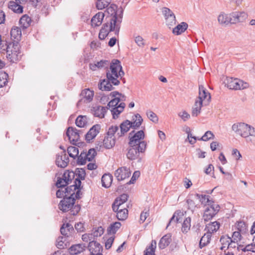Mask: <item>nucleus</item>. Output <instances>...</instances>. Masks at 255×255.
I'll return each mask as SVG.
<instances>
[{"label": "nucleus", "instance_id": "nucleus-1", "mask_svg": "<svg viewBox=\"0 0 255 255\" xmlns=\"http://www.w3.org/2000/svg\"><path fill=\"white\" fill-rule=\"evenodd\" d=\"M120 61L118 59H113L110 63V70L106 73L107 79L101 80L98 84V88L102 91H110L114 88L112 84L118 86L120 84V79L124 76Z\"/></svg>", "mask_w": 255, "mask_h": 255}, {"label": "nucleus", "instance_id": "nucleus-2", "mask_svg": "<svg viewBox=\"0 0 255 255\" xmlns=\"http://www.w3.org/2000/svg\"><path fill=\"white\" fill-rule=\"evenodd\" d=\"M3 47L0 52L5 51L6 58L11 63H16L21 58L20 46L19 42H8L5 41V45H2Z\"/></svg>", "mask_w": 255, "mask_h": 255}, {"label": "nucleus", "instance_id": "nucleus-3", "mask_svg": "<svg viewBox=\"0 0 255 255\" xmlns=\"http://www.w3.org/2000/svg\"><path fill=\"white\" fill-rule=\"evenodd\" d=\"M117 6L116 4H112L106 9V12L109 14L106 16V19L111 21V30L117 28L116 33H119L120 29V23L122 22V15L121 14L117 16Z\"/></svg>", "mask_w": 255, "mask_h": 255}, {"label": "nucleus", "instance_id": "nucleus-4", "mask_svg": "<svg viewBox=\"0 0 255 255\" xmlns=\"http://www.w3.org/2000/svg\"><path fill=\"white\" fill-rule=\"evenodd\" d=\"M118 95H121V94L118 91H114L111 93L110 96L113 98L108 104L107 107L111 108V112L113 118L116 119L118 118L119 115L124 111L126 106L124 103H121L118 106V104L120 102V100L117 98Z\"/></svg>", "mask_w": 255, "mask_h": 255}, {"label": "nucleus", "instance_id": "nucleus-5", "mask_svg": "<svg viewBox=\"0 0 255 255\" xmlns=\"http://www.w3.org/2000/svg\"><path fill=\"white\" fill-rule=\"evenodd\" d=\"M75 198L74 197H64L60 201L58 208L63 212L68 211L72 215H76L80 211L81 207L79 205H75Z\"/></svg>", "mask_w": 255, "mask_h": 255}, {"label": "nucleus", "instance_id": "nucleus-6", "mask_svg": "<svg viewBox=\"0 0 255 255\" xmlns=\"http://www.w3.org/2000/svg\"><path fill=\"white\" fill-rule=\"evenodd\" d=\"M134 131L130 132L129 134V141L128 142V144L129 146H135L136 145H139V144H141V143H144L145 145V147H146V142L143 140V139L145 136L144 132L143 130H138L137 132H135L134 134L133 133Z\"/></svg>", "mask_w": 255, "mask_h": 255}, {"label": "nucleus", "instance_id": "nucleus-7", "mask_svg": "<svg viewBox=\"0 0 255 255\" xmlns=\"http://www.w3.org/2000/svg\"><path fill=\"white\" fill-rule=\"evenodd\" d=\"M226 84L230 89L235 90L246 89L249 86L248 83L242 80L231 77L227 78Z\"/></svg>", "mask_w": 255, "mask_h": 255}, {"label": "nucleus", "instance_id": "nucleus-8", "mask_svg": "<svg viewBox=\"0 0 255 255\" xmlns=\"http://www.w3.org/2000/svg\"><path fill=\"white\" fill-rule=\"evenodd\" d=\"M128 153H127V158L130 160H133L138 158L140 153H143L146 148L143 143L135 146H129Z\"/></svg>", "mask_w": 255, "mask_h": 255}, {"label": "nucleus", "instance_id": "nucleus-9", "mask_svg": "<svg viewBox=\"0 0 255 255\" xmlns=\"http://www.w3.org/2000/svg\"><path fill=\"white\" fill-rule=\"evenodd\" d=\"M220 206L217 204H212L207 206L205 209L203 219L205 222L211 220L219 211Z\"/></svg>", "mask_w": 255, "mask_h": 255}, {"label": "nucleus", "instance_id": "nucleus-10", "mask_svg": "<svg viewBox=\"0 0 255 255\" xmlns=\"http://www.w3.org/2000/svg\"><path fill=\"white\" fill-rule=\"evenodd\" d=\"M250 125L244 123L234 124L232 126V129L237 134L243 137H248Z\"/></svg>", "mask_w": 255, "mask_h": 255}, {"label": "nucleus", "instance_id": "nucleus-11", "mask_svg": "<svg viewBox=\"0 0 255 255\" xmlns=\"http://www.w3.org/2000/svg\"><path fill=\"white\" fill-rule=\"evenodd\" d=\"M82 133V130H78L75 128L69 127L66 131V135L68 137L71 143L73 145H77L79 141L80 134Z\"/></svg>", "mask_w": 255, "mask_h": 255}, {"label": "nucleus", "instance_id": "nucleus-12", "mask_svg": "<svg viewBox=\"0 0 255 255\" xmlns=\"http://www.w3.org/2000/svg\"><path fill=\"white\" fill-rule=\"evenodd\" d=\"M248 15L245 11H235L230 13L231 24H237L246 21Z\"/></svg>", "mask_w": 255, "mask_h": 255}, {"label": "nucleus", "instance_id": "nucleus-13", "mask_svg": "<svg viewBox=\"0 0 255 255\" xmlns=\"http://www.w3.org/2000/svg\"><path fill=\"white\" fill-rule=\"evenodd\" d=\"M69 158L66 153L65 150L57 154L55 163L57 166L61 168H65L67 166Z\"/></svg>", "mask_w": 255, "mask_h": 255}, {"label": "nucleus", "instance_id": "nucleus-14", "mask_svg": "<svg viewBox=\"0 0 255 255\" xmlns=\"http://www.w3.org/2000/svg\"><path fill=\"white\" fill-rule=\"evenodd\" d=\"M91 255H103L101 253L103 251V247L100 243L96 241H92L89 243L88 246Z\"/></svg>", "mask_w": 255, "mask_h": 255}, {"label": "nucleus", "instance_id": "nucleus-15", "mask_svg": "<svg viewBox=\"0 0 255 255\" xmlns=\"http://www.w3.org/2000/svg\"><path fill=\"white\" fill-rule=\"evenodd\" d=\"M211 99L210 94L202 85L199 86V96L196 101H201L202 103L204 102L205 104H207Z\"/></svg>", "mask_w": 255, "mask_h": 255}, {"label": "nucleus", "instance_id": "nucleus-16", "mask_svg": "<svg viewBox=\"0 0 255 255\" xmlns=\"http://www.w3.org/2000/svg\"><path fill=\"white\" fill-rule=\"evenodd\" d=\"M130 175L129 168L126 167L119 168L115 172V176L118 181H122L128 178Z\"/></svg>", "mask_w": 255, "mask_h": 255}, {"label": "nucleus", "instance_id": "nucleus-17", "mask_svg": "<svg viewBox=\"0 0 255 255\" xmlns=\"http://www.w3.org/2000/svg\"><path fill=\"white\" fill-rule=\"evenodd\" d=\"M108 110V108L107 107L96 105L92 107L91 111V113L95 117L102 119L105 117V115Z\"/></svg>", "mask_w": 255, "mask_h": 255}, {"label": "nucleus", "instance_id": "nucleus-18", "mask_svg": "<svg viewBox=\"0 0 255 255\" xmlns=\"http://www.w3.org/2000/svg\"><path fill=\"white\" fill-rule=\"evenodd\" d=\"M101 129V126L99 124L94 125L85 135V140L87 142H90L99 133Z\"/></svg>", "mask_w": 255, "mask_h": 255}, {"label": "nucleus", "instance_id": "nucleus-19", "mask_svg": "<svg viewBox=\"0 0 255 255\" xmlns=\"http://www.w3.org/2000/svg\"><path fill=\"white\" fill-rule=\"evenodd\" d=\"M81 181L79 179H75L74 184L67 186L65 188L67 197H74L75 191L80 188Z\"/></svg>", "mask_w": 255, "mask_h": 255}, {"label": "nucleus", "instance_id": "nucleus-20", "mask_svg": "<svg viewBox=\"0 0 255 255\" xmlns=\"http://www.w3.org/2000/svg\"><path fill=\"white\" fill-rule=\"evenodd\" d=\"M128 198V195L127 194H123L117 197L113 203V210L117 211L118 209L121 208V206L127 201Z\"/></svg>", "mask_w": 255, "mask_h": 255}, {"label": "nucleus", "instance_id": "nucleus-21", "mask_svg": "<svg viewBox=\"0 0 255 255\" xmlns=\"http://www.w3.org/2000/svg\"><path fill=\"white\" fill-rule=\"evenodd\" d=\"M81 99L79 103L83 101L85 103H89L93 100L94 97V91L89 89H85L82 91L80 94Z\"/></svg>", "mask_w": 255, "mask_h": 255}, {"label": "nucleus", "instance_id": "nucleus-22", "mask_svg": "<svg viewBox=\"0 0 255 255\" xmlns=\"http://www.w3.org/2000/svg\"><path fill=\"white\" fill-rule=\"evenodd\" d=\"M10 36L12 41H9L8 42H19L21 37L20 28L17 26L13 27L10 31Z\"/></svg>", "mask_w": 255, "mask_h": 255}, {"label": "nucleus", "instance_id": "nucleus-23", "mask_svg": "<svg viewBox=\"0 0 255 255\" xmlns=\"http://www.w3.org/2000/svg\"><path fill=\"white\" fill-rule=\"evenodd\" d=\"M130 123V121L127 120L120 125V130L117 133L118 137L122 136L129 130L130 128H131Z\"/></svg>", "mask_w": 255, "mask_h": 255}, {"label": "nucleus", "instance_id": "nucleus-24", "mask_svg": "<svg viewBox=\"0 0 255 255\" xmlns=\"http://www.w3.org/2000/svg\"><path fill=\"white\" fill-rule=\"evenodd\" d=\"M104 16L105 13L102 12H99L96 14L91 19V25L93 27L100 26L102 24Z\"/></svg>", "mask_w": 255, "mask_h": 255}, {"label": "nucleus", "instance_id": "nucleus-25", "mask_svg": "<svg viewBox=\"0 0 255 255\" xmlns=\"http://www.w3.org/2000/svg\"><path fill=\"white\" fill-rule=\"evenodd\" d=\"M171 241V235L170 234L164 235L161 238L158 243L159 248L162 250L165 249L169 246Z\"/></svg>", "mask_w": 255, "mask_h": 255}, {"label": "nucleus", "instance_id": "nucleus-26", "mask_svg": "<svg viewBox=\"0 0 255 255\" xmlns=\"http://www.w3.org/2000/svg\"><path fill=\"white\" fill-rule=\"evenodd\" d=\"M143 119L139 114H136L133 115L132 117V120L130 121V124L131 125V128H137L140 127Z\"/></svg>", "mask_w": 255, "mask_h": 255}, {"label": "nucleus", "instance_id": "nucleus-27", "mask_svg": "<svg viewBox=\"0 0 255 255\" xmlns=\"http://www.w3.org/2000/svg\"><path fill=\"white\" fill-rule=\"evenodd\" d=\"M21 4V3H18L16 1H10L8 4V7L15 13H21L23 12V7Z\"/></svg>", "mask_w": 255, "mask_h": 255}, {"label": "nucleus", "instance_id": "nucleus-28", "mask_svg": "<svg viewBox=\"0 0 255 255\" xmlns=\"http://www.w3.org/2000/svg\"><path fill=\"white\" fill-rule=\"evenodd\" d=\"M209 196L200 195L199 194H196L194 195V198H196V200H199L201 204L207 205V206H210L212 204H215L214 201L209 199Z\"/></svg>", "mask_w": 255, "mask_h": 255}, {"label": "nucleus", "instance_id": "nucleus-29", "mask_svg": "<svg viewBox=\"0 0 255 255\" xmlns=\"http://www.w3.org/2000/svg\"><path fill=\"white\" fill-rule=\"evenodd\" d=\"M87 247L84 244H76L72 246L69 250L71 254L78 255L86 250Z\"/></svg>", "mask_w": 255, "mask_h": 255}, {"label": "nucleus", "instance_id": "nucleus-30", "mask_svg": "<svg viewBox=\"0 0 255 255\" xmlns=\"http://www.w3.org/2000/svg\"><path fill=\"white\" fill-rule=\"evenodd\" d=\"M113 176L110 173L104 174L101 178L102 186L105 188H109L112 182Z\"/></svg>", "mask_w": 255, "mask_h": 255}, {"label": "nucleus", "instance_id": "nucleus-31", "mask_svg": "<svg viewBox=\"0 0 255 255\" xmlns=\"http://www.w3.org/2000/svg\"><path fill=\"white\" fill-rule=\"evenodd\" d=\"M188 26L186 22H182L173 29L172 32L175 35H180L187 29Z\"/></svg>", "mask_w": 255, "mask_h": 255}, {"label": "nucleus", "instance_id": "nucleus-32", "mask_svg": "<svg viewBox=\"0 0 255 255\" xmlns=\"http://www.w3.org/2000/svg\"><path fill=\"white\" fill-rule=\"evenodd\" d=\"M117 213L116 217L119 220H125L128 217V210L127 208H119L117 211H114Z\"/></svg>", "mask_w": 255, "mask_h": 255}, {"label": "nucleus", "instance_id": "nucleus-33", "mask_svg": "<svg viewBox=\"0 0 255 255\" xmlns=\"http://www.w3.org/2000/svg\"><path fill=\"white\" fill-rule=\"evenodd\" d=\"M220 226V223L217 221H215L206 225L205 230H207V232L210 233L212 235V233L217 232L219 230Z\"/></svg>", "mask_w": 255, "mask_h": 255}, {"label": "nucleus", "instance_id": "nucleus-34", "mask_svg": "<svg viewBox=\"0 0 255 255\" xmlns=\"http://www.w3.org/2000/svg\"><path fill=\"white\" fill-rule=\"evenodd\" d=\"M115 144V137L106 136L103 141V146L107 149H110Z\"/></svg>", "mask_w": 255, "mask_h": 255}, {"label": "nucleus", "instance_id": "nucleus-35", "mask_svg": "<svg viewBox=\"0 0 255 255\" xmlns=\"http://www.w3.org/2000/svg\"><path fill=\"white\" fill-rule=\"evenodd\" d=\"M31 22V19L27 15H23L19 20V24L23 29L28 28Z\"/></svg>", "mask_w": 255, "mask_h": 255}, {"label": "nucleus", "instance_id": "nucleus-36", "mask_svg": "<svg viewBox=\"0 0 255 255\" xmlns=\"http://www.w3.org/2000/svg\"><path fill=\"white\" fill-rule=\"evenodd\" d=\"M211 235L210 233L207 232L202 237L199 242V248L200 249L207 246L211 241Z\"/></svg>", "mask_w": 255, "mask_h": 255}, {"label": "nucleus", "instance_id": "nucleus-37", "mask_svg": "<svg viewBox=\"0 0 255 255\" xmlns=\"http://www.w3.org/2000/svg\"><path fill=\"white\" fill-rule=\"evenodd\" d=\"M203 106L201 101H196L192 109V116L197 117L200 113Z\"/></svg>", "mask_w": 255, "mask_h": 255}, {"label": "nucleus", "instance_id": "nucleus-38", "mask_svg": "<svg viewBox=\"0 0 255 255\" xmlns=\"http://www.w3.org/2000/svg\"><path fill=\"white\" fill-rule=\"evenodd\" d=\"M218 22L221 24L228 25L229 23L231 24V19H230V13L228 14L224 13H221L219 14L218 17Z\"/></svg>", "mask_w": 255, "mask_h": 255}, {"label": "nucleus", "instance_id": "nucleus-39", "mask_svg": "<svg viewBox=\"0 0 255 255\" xmlns=\"http://www.w3.org/2000/svg\"><path fill=\"white\" fill-rule=\"evenodd\" d=\"M121 223L119 222H116L111 224L107 229V233L108 234L114 235L121 227Z\"/></svg>", "mask_w": 255, "mask_h": 255}, {"label": "nucleus", "instance_id": "nucleus-40", "mask_svg": "<svg viewBox=\"0 0 255 255\" xmlns=\"http://www.w3.org/2000/svg\"><path fill=\"white\" fill-rule=\"evenodd\" d=\"M156 248V242L155 240L151 241L150 245L144 251V255H155V251Z\"/></svg>", "mask_w": 255, "mask_h": 255}, {"label": "nucleus", "instance_id": "nucleus-41", "mask_svg": "<svg viewBox=\"0 0 255 255\" xmlns=\"http://www.w3.org/2000/svg\"><path fill=\"white\" fill-rule=\"evenodd\" d=\"M110 29H111V26H110ZM117 28L115 29L111 30H105L104 27H102L101 29L99 34V38L101 40H104L105 38L108 35L109 33L111 31H115V34L118 35L119 33H116Z\"/></svg>", "mask_w": 255, "mask_h": 255}, {"label": "nucleus", "instance_id": "nucleus-42", "mask_svg": "<svg viewBox=\"0 0 255 255\" xmlns=\"http://www.w3.org/2000/svg\"><path fill=\"white\" fill-rule=\"evenodd\" d=\"M75 177V172L73 171L66 170L63 173V177L66 178L69 184L72 182Z\"/></svg>", "mask_w": 255, "mask_h": 255}, {"label": "nucleus", "instance_id": "nucleus-43", "mask_svg": "<svg viewBox=\"0 0 255 255\" xmlns=\"http://www.w3.org/2000/svg\"><path fill=\"white\" fill-rule=\"evenodd\" d=\"M69 184V182H68L66 178L63 177V174L61 177H57V180L56 182L55 185L57 188H60L65 187Z\"/></svg>", "mask_w": 255, "mask_h": 255}, {"label": "nucleus", "instance_id": "nucleus-44", "mask_svg": "<svg viewBox=\"0 0 255 255\" xmlns=\"http://www.w3.org/2000/svg\"><path fill=\"white\" fill-rule=\"evenodd\" d=\"M220 241L222 244V246L220 248V249L222 251L224 250V251L225 252H226L225 250V249L226 248H227V247L228 246V244H230V242H232V240L231 238H230L229 237H225L222 236L220 238Z\"/></svg>", "mask_w": 255, "mask_h": 255}, {"label": "nucleus", "instance_id": "nucleus-45", "mask_svg": "<svg viewBox=\"0 0 255 255\" xmlns=\"http://www.w3.org/2000/svg\"><path fill=\"white\" fill-rule=\"evenodd\" d=\"M111 1L112 0H97L96 2V7L98 9H103L107 7Z\"/></svg>", "mask_w": 255, "mask_h": 255}, {"label": "nucleus", "instance_id": "nucleus-46", "mask_svg": "<svg viewBox=\"0 0 255 255\" xmlns=\"http://www.w3.org/2000/svg\"><path fill=\"white\" fill-rule=\"evenodd\" d=\"M87 155V152H84L83 151L81 152L79 156H77V163L78 165H84L86 162V160H88V157Z\"/></svg>", "mask_w": 255, "mask_h": 255}, {"label": "nucleus", "instance_id": "nucleus-47", "mask_svg": "<svg viewBox=\"0 0 255 255\" xmlns=\"http://www.w3.org/2000/svg\"><path fill=\"white\" fill-rule=\"evenodd\" d=\"M67 152L69 155L71 157L75 159L79 154L78 148L75 146H70L67 148Z\"/></svg>", "mask_w": 255, "mask_h": 255}, {"label": "nucleus", "instance_id": "nucleus-48", "mask_svg": "<svg viewBox=\"0 0 255 255\" xmlns=\"http://www.w3.org/2000/svg\"><path fill=\"white\" fill-rule=\"evenodd\" d=\"M191 218H186L182 225V231L183 233H187L190 230L191 227Z\"/></svg>", "mask_w": 255, "mask_h": 255}, {"label": "nucleus", "instance_id": "nucleus-49", "mask_svg": "<svg viewBox=\"0 0 255 255\" xmlns=\"http://www.w3.org/2000/svg\"><path fill=\"white\" fill-rule=\"evenodd\" d=\"M87 121L86 116H79L75 121L76 126L80 128L84 127Z\"/></svg>", "mask_w": 255, "mask_h": 255}, {"label": "nucleus", "instance_id": "nucleus-50", "mask_svg": "<svg viewBox=\"0 0 255 255\" xmlns=\"http://www.w3.org/2000/svg\"><path fill=\"white\" fill-rule=\"evenodd\" d=\"M237 229L242 233H246L247 230V226L244 221H239L236 223Z\"/></svg>", "mask_w": 255, "mask_h": 255}, {"label": "nucleus", "instance_id": "nucleus-51", "mask_svg": "<svg viewBox=\"0 0 255 255\" xmlns=\"http://www.w3.org/2000/svg\"><path fill=\"white\" fill-rule=\"evenodd\" d=\"M75 175H76V177L75 178V180L79 179L81 181V180L85 179L86 173H85V171L84 169L77 168L76 170H75Z\"/></svg>", "mask_w": 255, "mask_h": 255}, {"label": "nucleus", "instance_id": "nucleus-52", "mask_svg": "<svg viewBox=\"0 0 255 255\" xmlns=\"http://www.w3.org/2000/svg\"><path fill=\"white\" fill-rule=\"evenodd\" d=\"M215 135L210 130L207 131L200 138H198L199 140L208 141L210 139H214Z\"/></svg>", "mask_w": 255, "mask_h": 255}, {"label": "nucleus", "instance_id": "nucleus-53", "mask_svg": "<svg viewBox=\"0 0 255 255\" xmlns=\"http://www.w3.org/2000/svg\"><path fill=\"white\" fill-rule=\"evenodd\" d=\"M148 118L152 122L157 123L158 121V118L155 113L150 110H148L146 113Z\"/></svg>", "mask_w": 255, "mask_h": 255}, {"label": "nucleus", "instance_id": "nucleus-54", "mask_svg": "<svg viewBox=\"0 0 255 255\" xmlns=\"http://www.w3.org/2000/svg\"><path fill=\"white\" fill-rule=\"evenodd\" d=\"M195 199H196L194 198V196L192 197V198H189L187 199L186 203L187 204L188 209L193 211L195 209L197 206V204L195 201Z\"/></svg>", "mask_w": 255, "mask_h": 255}, {"label": "nucleus", "instance_id": "nucleus-55", "mask_svg": "<svg viewBox=\"0 0 255 255\" xmlns=\"http://www.w3.org/2000/svg\"><path fill=\"white\" fill-rule=\"evenodd\" d=\"M118 132H119V128L117 126H112L109 128L108 132L107 135L114 137V135Z\"/></svg>", "mask_w": 255, "mask_h": 255}, {"label": "nucleus", "instance_id": "nucleus-56", "mask_svg": "<svg viewBox=\"0 0 255 255\" xmlns=\"http://www.w3.org/2000/svg\"><path fill=\"white\" fill-rule=\"evenodd\" d=\"M65 239L63 237H59L56 240V247L60 249H64L66 247V244H65Z\"/></svg>", "mask_w": 255, "mask_h": 255}, {"label": "nucleus", "instance_id": "nucleus-57", "mask_svg": "<svg viewBox=\"0 0 255 255\" xmlns=\"http://www.w3.org/2000/svg\"><path fill=\"white\" fill-rule=\"evenodd\" d=\"M8 75L5 73L0 72V88L5 86L7 83Z\"/></svg>", "mask_w": 255, "mask_h": 255}, {"label": "nucleus", "instance_id": "nucleus-58", "mask_svg": "<svg viewBox=\"0 0 255 255\" xmlns=\"http://www.w3.org/2000/svg\"><path fill=\"white\" fill-rule=\"evenodd\" d=\"M162 13L164 15L165 19L168 18V17H171L174 15L173 12L168 7H164L162 8Z\"/></svg>", "mask_w": 255, "mask_h": 255}, {"label": "nucleus", "instance_id": "nucleus-59", "mask_svg": "<svg viewBox=\"0 0 255 255\" xmlns=\"http://www.w3.org/2000/svg\"><path fill=\"white\" fill-rule=\"evenodd\" d=\"M97 154V152L94 148H91L89 150L88 153H87L88 160L91 161L95 158Z\"/></svg>", "mask_w": 255, "mask_h": 255}, {"label": "nucleus", "instance_id": "nucleus-60", "mask_svg": "<svg viewBox=\"0 0 255 255\" xmlns=\"http://www.w3.org/2000/svg\"><path fill=\"white\" fill-rule=\"evenodd\" d=\"M166 24L169 27L174 25L176 23V18L175 15L172 16L171 17H168V18H166Z\"/></svg>", "mask_w": 255, "mask_h": 255}, {"label": "nucleus", "instance_id": "nucleus-61", "mask_svg": "<svg viewBox=\"0 0 255 255\" xmlns=\"http://www.w3.org/2000/svg\"><path fill=\"white\" fill-rule=\"evenodd\" d=\"M140 172L139 171H135L134 172L130 181L127 182L128 185H129L130 184H133L134 183L136 179H137L140 175Z\"/></svg>", "mask_w": 255, "mask_h": 255}, {"label": "nucleus", "instance_id": "nucleus-62", "mask_svg": "<svg viewBox=\"0 0 255 255\" xmlns=\"http://www.w3.org/2000/svg\"><path fill=\"white\" fill-rule=\"evenodd\" d=\"M135 42L139 47H143L145 45L144 39L141 36H137L134 39Z\"/></svg>", "mask_w": 255, "mask_h": 255}, {"label": "nucleus", "instance_id": "nucleus-63", "mask_svg": "<svg viewBox=\"0 0 255 255\" xmlns=\"http://www.w3.org/2000/svg\"><path fill=\"white\" fill-rule=\"evenodd\" d=\"M149 213L148 210H147L146 211H142L140 215V223H143L145 221L146 218L149 216Z\"/></svg>", "mask_w": 255, "mask_h": 255}, {"label": "nucleus", "instance_id": "nucleus-64", "mask_svg": "<svg viewBox=\"0 0 255 255\" xmlns=\"http://www.w3.org/2000/svg\"><path fill=\"white\" fill-rule=\"evenodd\" d=\"M104 232V229L102 227H99L96 230H95L94 231L93 234L92 235L94 237H100L103 234Z\"/></svg>", "mask_w": 255, "mask_h": 255}]
</instances>
